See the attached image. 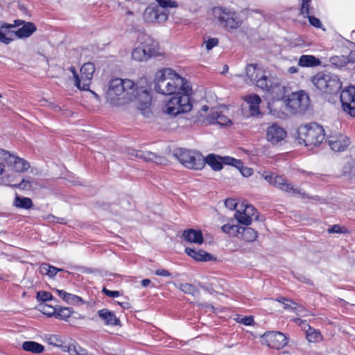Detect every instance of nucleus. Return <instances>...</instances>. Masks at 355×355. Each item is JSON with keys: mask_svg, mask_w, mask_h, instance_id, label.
<instances>
[{"mask_svg": "<svg viewBox=\"0 0 355 355\" xmlns=\"http://www.w3.org/2000/svg\"><path fill=\"white\" fill-rule=\"evenodd\" d=\"M266 91L270 112L277 118L283 119L287 114H302L310 107V98L304 90L293 92L287 96L279 94L278 90Z\"/></svg>", "mask_w": 355, "mask_h": 355, "instance_id": "f257e3e1", "label": "nucleus"}, {"mask_svg": "<svg viewBox=\"0 0 355 355\" xmlns=\"http://www.w3.org/2000/svg\"><path fill=\"white\" fill-rule=\"evenodd\" d=\"M190 91L179 90L178 92L165 93L162 90V95L164 96V104L162 109L163 114L174 117L191 111L193 105Z\"/></svg>", "mask_w": 355, "mask_h": 355, "instance_id": "f03ea898", "label": "nucleus"}, {"mask_svg": "<svg viewBox=\"0 0 355 355\" xmlns=\"http://www.w3.org/2000/svg\"><path fill=\"white\" fill-rule=\"evenodd\" d=\"M245 74L258 89H277L281 85V79L276 73L263 69L257 64H247Z\"/></svg>", "mask_w": 355, "mask_h": 355, "instance_id": "7ed1b4c3", "label": "nucleus"}, {"mask_svg": "<svg viewBox=\"0 0 355 355\" xmlns=\"http://www.w3.org/2000/svg\"><path fill=\"white\" fill-rule=\"evenodd\" d=\"M295 139L300 144L316 146L324 139V129L315 123L302 125L297 130Z\"/></svg>", "mask_w": 355, "mask_h": 355, "instance_id": "20e7f679", "label": "nucleus"}, {"mask_svg": "<svg viewBox=\"0 0 355 355\" xmlns=\"http://www.w3.org/2000/svg\"><path fill=\"white\" fill-rule=\"evenodd\" d=\"M311 81L315 89H355V86L352 85L343 87L338 76L327 71L317 73L312 77Z\"/></svg>", "mask_w": 355, "mask_h": 355, "instance_id": "39448f33", "label": "nucleus"}, {"mask_svg": "<svg viewBox=\"0 0 355 355\" xmlns=\"http://www.w3.org/2000/svg\"><path fill=\"white\" fill-rule=\"evenodd\" d=\"M173 155L182 165L188 168L201 170L205 166L202 155L197 152L179 148L175 150Z\"/></svg>", "mask_w": 355, "mask_h": 355, "instance_id": "423d86ee", "label": "nucleus"}, {"mask_svg": "<svg viewBox=\"0 0 355 355\" xmlns=\"http://www.w3.org/2000/svg\"><path fill=\"white\" fill-rule=\"evenodd\" d=\"M162 90H132V93L130 95L132 100L137 103V107L142 111V113L146 117H149L151 112L149 107L151 105L152 99L154 94L162 95Z\"/></svg>", "mask_w": 355, "mask_h": 355, "instance_id": "0eeeda50", "label": "nucleus"}, {"mask_svg": "<svg viewBox=\"0 0 355 355\" xmlns=\"http://www.w3.org/2000/svg\"><path fill=\"white\" fill-rule=\"evenodd\" d=\"M220 10L217 19L222 28L231 31L242 25L243 21L236 12L227 8H220Z\"/></svg>", "mask_w": 355, "mask_h": 355, "instance_id": "6e6552de", "label": "nucleus"}, {"mask_svg": "<svg viewBox=\"0 0 355 355\" xmlns=\"http://www.w3.org/2000/svg\"><path fill=\"white\" fill-rule=\"evenodd\" d=\"M262 176L270 184L288 193L289 195L294 196L297 194H303L301 189L289 183L287 180L282 176H274L273 174L268 175L266 173H263Z\"/></svg>", "mask_w": 355, "mask_h": 355, "instance_id": "1a4fd4ad", "label": "nucleus"}, {"mask_svg": "<svg viewBox=\"0 0 355 355\" xmlns=\"http://www.w3.org/2000/svg\"><path fill=\"white\" fill-rule=\"evenodd\" d=\"M107 103L112 106H120L132 101L128 90H101Z\"/></svg>", "mask_w": 355, "mask_h": 355, "instance_id": "9d476101", "label": "nucleus"}, {"mask_svg": "<svg viewBox=\"0 0 355 355\" xmlns=\"http://www.w3.org/2000/svg\"><path fill=\"white\" fill-rule=\"evenodd\" d=\"M26 21L22 19H15L13 24L0 21V42L9 44L14 41V33L16 28H19Z\"/></svg>", "mask_w": 355, "mask_h": 355, "instance_id": "9b49d317", "label": "nucleus"}, {"mask_svg": "<svg viewBox=\"0 0 355 355\" xmlns=\"http://www.w3.org/2000/svg\"><path fill=\"white\" fill-rule=\"evenodd\" d=\"M263 343L268 347L276 349H282L287 343L286 336L279 331H268L261 336Z\"/></svg>", "mask_w": 355, "mask_h": 355, "instance_id": "f8f14e48", "label": "nucleus"}, {"mask_svg": "<svg viewBox=\"0 0 355 355\" xmlns=\"http://www.w3.org/2000/svg\"><path fill=\"white\" fill-rule=\"evenodd\" d=\"M286 136L284 128L277 123L268 125L266 130V139L272 145L281 144Z\"/></svg>", "mask_w": 355, "mask_h": 355, "instance_id": "ddd939ff", "label": "nucleus"}, {"mask_svg": "<svg viewBox=\"0 0 355 355\" xmlns=\"http://www.w3.org/2000/svg\"><path fill=\"white\" fill-rule=\"evenodd\" d=\"M0 159L12 166L16 172H24L27 171L30 167L29 163L25 159L14 156L8 151H6L3 149H0Z\"/></svg>", "mask_w": 355, "mask_h": 355, "instance_id": "4468645a", "label": "nucleus"}, {"mask_svg": "<svg viewBox=\"0 0 355 355\" xmlns=\"http://www.w3.org/2000/svg\"><path fill=\"white\" fill-rule=\"evenodd\" d=\"M172 73V69L164 68L157 71L153 80H148L146 77L144 78L146 83V86H140L139 89H161V83L170 80Z\"/></svg>", "mask_w": 355, "mask_h": 355, "instance_id": "2eb2a0df", "label": "nucleus"}, {"mask_svg": "<svg viewBox=\"0 0 355 355\" xmlns=\"http://www.w3.org/2000/svg\"><path fill=\"white\" fill-rule=\"evenodd\" d=\"M168 17V12L162 10L157 5L148 6L144 12V18L148 22L162 23L166 21Z\"/></svg>", "mask_w": 355, "mask_h": 355, "instance_id": "dca6fc26", "label": "nucleus"}, {"mask_svg": "<svg viewBox=\"0 0 355 355\" xmlns=\"http://www.w3.org/2000/svg\"><path fill=\"white\" fill-rule=\"evenodd\" d=\"M328 143L331 148L335 152L345 150L350 145V139L342 133H335L328 137Z\"/></svg>", "mask_w": 355, "mask_h": 355, "instance_id": "f3484780", "label": "nucleus"}, {"mask_svg": "<svg viewBox=\"0 0 355 355\" xmlns=\"http://www.w3.org/2000/svg\"><path fill=\"white\" fill-rule=\"evenodd\" d=\"M199 121L206 125L217 123L221 126H230L232 124L229 118L214 108L210 110V113L207 117L203 119H199Z\"/></svg>", "mask_w": 355, "mask_h": 355, "instance_id": "a211bd4d", "label": "nucleus"}, {"mask_svg": "<svg viewBox=\"0 0 355 355\" xmlns=\"http://www.w3.org/2000/svg\"><path fill=\"white\" fill-rule=\"evenodd\" d=\"M140 45L146 51L148 58L155 57L158 55L159 44L150 35L146 34L140 35L139 37Z\"/></svg>", "mask_w": 355, "mask_h": 355, "instance_id": "6ab92c4d", "label": "nucleus"}, {"mask_svg": "<svg viewBox=\"0 0 355 355\" xmlns=\"http://www.w3.org/2000/svg\"><path fill=\"white\" fill-rule=\"evenodd\" d=\"M340 98L344 111L355 117V90H342Z\"/></svg>", "mask_w": 355, "mask_h": 355, "instance_id": "aec40b11", "label": "nucleus"}, {"mask_svg": "<svg viewBox=\"0 0 355 355\" xmlns=\"http://www.w3.org/2000/svg\"><path fill=\"white\" fill-rule=\"evenodd\" d=\"M80 78L81 81V89H90L92 80L95 71V66L93 62H86L80 68Z\"/></svg>", "mask_w": 355, "mask_h": 355, "instance_id": "412c9836", "label": "nucleus"}, {"mask_svg": "<svg viewBox=\"0 0 355 355\" xmlns=\"http://www.w3.org/2000/svg\"><path fill=\"white\" fill-rule=\"evenodd\" d=\"M166 89H192L190 82L172 69L169 81L165 86Z\"/></svg>", "mask_w": 355, "mask_h": 355, "instance_id": "4be33fe9", "label": "nucleus"}, {"mask_svg": "<svg viewBox=\"0 0 355 355\" xmlns=\"http://www.w3.org/2000/svg\"><path fill=\"white\" fill-rule=\"evenodd\" d=\"M107 89H139L137 83L128 78H111Z\"/></svg>", "mask_w": 355, "mask_h": 355, "instance_id": "5701e85b", "label": "nucleus"}, {"mask_svg": "<svg viewBox=\"0 0 355 355\" xmlns=\"http://www.w3.org/2000/svg\"><path fill=\"white\" fill-rule=\"evenodd\" d=\"M37 31V26L32 21H26L21 27L15 30L14 40L26 39L31 37Z\"/></svg>", "mask_w": 355, "mask_h": 355, "instance_id": "b1692460", "label": "nucleus"}, {"mask_svg": "<svg viewBox=\"0 0 355 355\" xmlns=\"http://www.w3.org/2000/svg\"><path fill=\"white\" fill-rule=\"evenodd\" d=\"M98 317L103 321L105 325L120 326V320L114 312L107 309H103L98 311Z\"/></svg>", "mask_w": 355, "mask_h": 355, "instance_id": "393cba45", "label": "nucleus"}, {"mask_svg": "<svg viewBox=\"0 0 355 355\" xmlns=\"http://www.w3.org/2000/svg\"><path fill=\"white\" fill-rule=\"evenodd\" d=\"M135 157L142 159L146 162H151L157 164H162L166 162L164 157L157 155L154 153L147 150L142 152H135Z\"/></svg>", "mask_w": 355, "mask_h": 355, "instance_id": "a878e982", "label": "nucleus"}, {"mask_svg": "<svg viewBox=\"0 0 355 355\" xmlns=\"http://www.w3.org/2000/svg\"><path fill=\"white\" fill-rule=\"evenodd\" d=\"M247 103L250 114L251 116H256L260 113L259 104L261 103L260 97L257 94L247 96L244 98Z\"/></svg>", "mask_w": 355, "mask_h": 355, "instance_id": "bb28decb", "label": "nucleus"}, {"mask_svg": "<svg viewBox=\"0 0 355 355\" xmlns=\"http://www.w3.org/2000/svg\"><path fill=\"white\" fill-rule=\"evenodd\" d=\"M185 241L200 245L204 242L201 231L193 229L186 230L182 234Z\"/></svg>", "mask_w": 355, "mask_h": 355, "instance_id": "cd10ccee", "label": "nucleus"}, {"mask_svg": "<svg viewBox=\"0 0 355 355\" xmlns=\"http://www.w3.org/2000/svg\"><path fill=\"white\" fill-rule=\"evenodd\" d=\"M185 252L197 261H209L213 259L211 254L202 250H196L193 248H187Z\"/></svg>", "mask_w": 355, "mask_h": 355, "instance_id": "c85d7f7f", "label": "nucleus"}, {"mask_svg": "<svg viewBox=\"0 0 355 355\" xmlns=\"http://www.w3.org/2000/svg\"><path fill=\"white\" fill-rule=\"evenodd\" d=\"M320 64V60L313 55H302L298 60V65L302 67H314Z\"/></svg>", "mask_w": 355, "mask_h": 355, "instance_id": "c756f323", "label": "nucleus"}, {"mask_svg": "<svg viewBox=\"0 0 355 355\" xmlns=\"http://www.w3.org/2000/svg\"><path fill=\"white\" fill-rule=\"evenodd\" d=\"M204 159L205 164L207 163L214 171H220L222 169L223 164H224L223 157L214 154L207 155L205 158H204Z\"/></svg>", "mask_w": 355, "mask_h": 355, "instance_id": "7c9ffc66", "label": "nucleus"}, {"mask_svg": "<svg viewBox=\"0 0 355 355\" xmlns=\"http://www.w3.org/2000/svg\"><path fill=\"white\" fill-rule=\"evenodd\" d=\"M307 329L304 327L306 331V339L309 343H319L322 340V336L318 330L311 327L309 324H306Z\"/></svg>", "mask_w": 355, "mask_h": 355, "instance_id": "2f4dec72", "label": "nucleus"}, {"mask_svg": "<svg viewBox=\"0 0 355 355\" xmlns=\"http://www.w3.org/2000/svg\"><path fill=\"white\" fill-rule=\"evenodd\" d=\"M22 349L26 352L35 354H40L44 352V347L35 341H25L22 344Z\"/></svg>", "mask_w": 355, "mask_h": 355, "instance_id": "473e14b6", "label": "nucleus"}, {"mask_svg": "<svg viewBox=\"0 0 355 355\" xmlns=\"http://www.w3.org/2000/svg\"><path fill=\"white\" fill-rule=\"evenodd\" d=\"M241 234L243 240L248 242H252L257 238V232L250 227H241Z\"/></svg>", "mask_w": 355, "mask_h": 355, "instance_id": "72a5a7b5", "label": "nucleus"}, {"mask_svg": "<svg viewBox=\"0 0 355 355\" xmlns=\"http://www.w3.org/2000/svg\"><path fill=\"white\" fill-rule=\"evenodd\" d=\"M64 351H67L71 355H88L87 351L77 344H70L63 347Z\"/></svg>", "mask_w": 355, "mask_h": 355, "instance_id": "f704fd0d", "label": "nucleus"}, {"mask_svg": "<svg viewBox=\"0 0 355 355\" xmlns=\"http://www.w3.org/2000/svg\"><path fill=\"white\" fill-rule=\"evenodd\" d=\"M132 58L138 62L146 61L149 58L146 55V51H144V49L139 45L137 47H135L132 51Z\"/></svg>", "mask_w": 355, "mask_h": 355, "instance_id": "c9c22d12", "label": "nucleus"}, {"mask_svg": "<svg viewBox=\"0 0 355 355\" xmlns=\"http://www.w3.org/2000/svg\"><path fill=\"white\" fill-rule=\"evenodd\" d=\"M300 15H302L304 18H306L308 19L309 23L311 26L315 28L322 29V31H326V29L323 27L321 20L319 18L313 15H311V13Z\"/></svg>", "mask_w": 355, "mask_h": 355, "instance_id": "e433bc0d", "label": "nucleus"}, {"mask_svg": "<svg viewBox=\"0 0 355 355\" xmlns=\"http://www.w3.org/2000/svg\"><path fill=\"white\" fill-rule=\"evenodd\" d=\"M243 213H244L243 209L239 207V209H236V211L234 214V218L241 224L245 225H250L252 223V218H250L249 216L244 215Z\"/></svg>", "mask_w": 355, "mask_h": 355, "instance_id": "4c0bfd02", "label": "nucleus"}, {"mask_svg": "<svg viewBox=\"0 0 355 355\" xmlns=\"http://www.w3.org/2000/svg\"><path fill=\"white\" fill-rule=\"evenodd\" d=\"M331 64L337 68L341 69L347 64L345 55H334L329 59Z\"/></svg>", "mask_w": 355, "mask_h": 355, "instance_id": "58836bf2", "label": "nucleus"}, {"mask_svg": "<svg viewBox=\"0 0 355 355\" xmlns=\"http://www.w3.org/2000/svg\"><path fill=\"white\" fill-rule=\"evenodd\" d=\"M178 288L184 293L192 295L193 296H197L199 294V291L190 284H180L178 286Z\"/></svg>", "mask_w": 355, "mask_h": 355, "instance_id": "ea45409f", "label": "nucleus"}, {"mask_svg": "<svg viewBox=\"0 0 355 355\" xmlns=\"http://www.w3.org/2000/svg\"><path fill=\"white\" fill-rule=\"evenodd\" d=\"M72 313L71 308L69 307H60L56 309L55 314V318L61 320H67L69 318Z\"/></svg>", "mask_w": 355, "mask_h": 355, "instance_id": "a19ab883", "label": "nucleus"}, {"mask_svg": "<svg viewBox=\"0 0 355 355\" xmlns=\"http://www.w3.org/2000/svg\"><path fill=\"white\" fill-rule=\"evenodd\" d=\"M157 3V6L162 10L168 8H176L179 4L176 1L174 0H155Z\"/></svg>", "mask_w": 355, "mask_h": 355, "instance_id": "79ce46f5", "label": "nucleus"}, {"mask_svg": "<svg viewBox=\"0 0 355 355\" xmlns=\"http://www.w3.org/2000/svg\"><path fill=\"white\" fill-rule=\"evenodd\" d=\"M283 304L285 309L291 310L292 311L296 313L297 315H300L304 309L302 306H300L296 302L290 299H288V302H285Z\"/></svg>", "mask_w": 355, "mask_h": 355, "instance_id": "37998d69", "label": "nucleus"}, {"mask_svg": "<svg viewBox=\"0 0 355 355\" xmlns=\"http://www.w3.org/2000/svg\"><path fill=\"white\" fill-rule=\"evenodd\" d=\"M15 205L20 208L30 209L33 206V202L29 198L17 197L15 198Z\"/></svg>", "mask_w": 355, "mask_h": 355, "instance_id": "c03bdc74", "label": "nucleus"}, {"mask_svg": "<svg viewBox=\"0 0 355 355\" xmlns=\"http://www.w3.org/2000/svg\"><path fill=\"white\" fill-rule=\"evenodd\" d=\"M343 174L349 178L355 176V160L352 159L347 162L343 168Z\"/></svg>", "mask_w": 355, "mask_h": 355, "instance_id": "a18cd8bd", "label": "nucleus"}, {"mask_svg": "<svg viewBox=\"0 0 355 355\" xmlns=\"http://www.w3.org/2000/svg\"><path fill=\"white\" fill-rule=\"evenodd\" d=\"M223 162L225 164L234 166L239 171L243 166V163L241 160L236 159L230 157H224Z\"/></svg>", "mask_w": 355, "mask_h": 355, "instance_id": "49530a36", "label": "nucleus"}, {"mask_svg": "<svg viewBox=\"0 0 355 355\" xmlns=\"http://www.w3.org/2000/svg\"><path fill=\"white\" fill-rule=\"evenodd\" d=\"M239 207L243 209L244 211L243 214L247 216H249L250 218L252 219V217L255 216L256 209L252 205L242 204Z\"/></svg>", "mask_w": 355, "mask_h": 355, "instance_id": "de8ad7c7", "label": "nucleus"}, {"mask_svg": "<svg viewBox=\"0 0 355 355\" xmlns=\"http://www.w3.org/2000/svg\"><path fill=\"white\" fill-rule=\"evenodd\" d=\"M40 310L45 315H47L49 316L55 315L56 312V309L47 305L46 304H40Z\"/></svg>", "mask_w": 355, "mask_h": 355, "instance_id": "09e8293b", "label": "nucleus"}, {"mask_svg": "<svg viewBox=\"0 0 355 355\" xmlns=\"http://www.w3.org/2000/svg\"><path fill=\"white\" fill-rule=\"evenodd\" d=\"M218 43L219 40L217 37H208V39L204 42L205 48L208 51L218 46Z\"/></svg>", "mask_w": 355, "mask_h": 355, "instance_id": "8fccbe9b", "label": "nucleus"}, {"mask_svg": "<svg viewBox=\"0 0 355 355\" xmlns=\"http://www.w3.org/2000/svg\"><path fill=\"white\" fill-rule=\"evenodd\" d=\"M311 0H302L300 8V14H309L311 13L310 3Z\"/></svg>", "mask_w": 355, "mask_h": 355, "instance_id": "3c124183", "label": "nucleus"}, {"mask_svg": "<svg viewBox=\"0 0 355 355\" xmlns=\"http://www.w3.org/2000/svg\"><path fill=\"white\" fill-rule=\"evenodd\" d=\"M69 69L73 75L75 87H76V89H81V81L80 78V75L78 73L74 67H70Z\"/></svg>", "mask_w": 355, "mask_h": 355, "instance_id": "603ef678", "label": "nucleus"}, {"mask_svg": "<svg viewBox=\"0 0 355 355\" xmlns=\"http://www.w3.org/2000/svg\"><path fill=\"white\" fill-rule=\"evenodd\" d=\"M37 299L40 301L46 302L52 300L53 295L49 292L41 291L37 293Z\"/></svg>", "mask_w": 355, "mask_h": 355, "instance_id": "864d4df0", "label": "nucleus"}, {"mask_svg": "<svg viewBox=\"0 0 355 355\" xmlns=\"http://www.w3.org/2000/svg\"><path fill=\"white\" fill-rule=\"evenodd\" d=\"M67 303L73 305H80L83 304V300L80 297L69 293Z\"/></svg>", "mask_w": 355, "mask_h": 355, "instance_id": "5fc2aeb1", "label": "nucleus"}, {"mask_svg": "<svg viewBox=\"0 0 355 355\" xmlns=\"http://www.w3.org/2000/svg\"><path fill=\"white\" fill-rule=\"evenodd\" d=\"M210 113L209 108L207 105H205L202 106L200 110L198 112V116H197V121L200 123L199 121V119H203L205 117H207L209 114Z\"/></svg>", "mask_w": 355, "mask_h": 355, "instance_id": "6e6d98bb", "label": "nucleus"}, {"mask_svg": "<svg viewBox=\"0 0 355 355\" xmlns=\"http://www.w3.org/2000/svg\"><path fill=\"white\" fill-rule=\"evenodd\" d=\"M236 229V233H240L241 232V227H239L237 225H229V224H226V225H224L223 226H222L221 227V230L223 232L226 233V234H231V229Z\"/></svg>", "mask_w": 355, "mask_h": 355, "instance_id": "4d7b16f0", "label": "nucleus"}, {"mask_svg": "<svg viewBox=\"0 0 355 355\" xmlns=\"http://www.w3.org/2000/svg\"><path fill=\"white\" fill-rule=\"evenodd\" d=\"M225 207L231 210L239 209L238 205L234 199L228 198L225 202Z\"/></svg>", "mask_w": 355, "mask_h": 355, "instance_id": "13d9d810", "label": "nucleus"}, {"mask_svg": "<svg viewBox=\"0 0 355 355\" xmlns=\"http://www.w3.org/2000/svg\"><path fill=\"white\" fill-rule=\"evenodd\" d=\"M15 187H17L21 189L28 190L31 189L32 185L29 180L23 179L19 184L15 185Z\"/></svg>", "mask_w": 355, "mask_h": 355, "instance_id": "bf43d9fd", "label": "nucleus"}, {"mask_svg": "<svg viewBox=\"0 0 355 355\" xmlns=\"http://www.w3.org/2000/svg\"><path fill=\"white\" fill-rule=\"evenodd\" d=\"M345 230V227H342L338 225H334L328 230V232L329 233H343Z\"/></svg>", "mask_w": 355, "mask_h": 355, "instance_id": "052dcab7", "label": "nucleus"}, {"mask_svg": "<svg viewBox=\"0 0 355 355\" xmlns=\"http://www.w3.org/2000/svg\"><path fill=\"white\" fill-rule=\"evenodd\" d=\"M86 92V97L89 98H94L97 101H100V94H96L94 90H84Z\"/></svg>", "mask_w": 355, "mask_h": 355, "instance_id": "680f3d73", "label": "nucleus"}, {"mask_svg": "<svg viewBox=\"0 0 355 355\" xmlns=\"http://www.w3.org/2000/svg\"><path fill=\"white\" fill-rule=\"evenodd\" d=\"M253 317L252 316H245L242 318H238V322L242 323L245 325H251L253 322Z\"/></svg>", "mask_w": 355, "mask_h": 355, "instance_id": "e2e57ef3", "label": "nucleus"}, {"mask_svg": "<svg viewBox=\"0 0 355 355\" xmlns=\"http://www.w3.org/2000/svg\"><path fill=\"white\" fill-rule=\"evenodd\" d=\"M103 292L104 293L105 295H106L107 296L111 297H118L120 295L119 291H110L105 288H103Z\"/></svg>", "mask_w": 355, "mask_h": 355, "instance_id": "0e129e2a", "label": "nucleus"}, {"mask_svg": "<svg viewBox=\"0 0 355 355\" xmlns=\"http://www.w3.org/2000/svg\"><path fill=\"white\" fill-rule=\"evenodd\" d=\"M240 173L243 175L244 177H249L252 174V169L248 167H244L243 166L239 171Z\"/></svg>", "mask_w": 355, "mask_h": 355, "instance_id": "69168bd1", "label": "nucleus"}, {"mask_svg": "<svg viewBox=\"0 0 355 355\" xmlns=\"http://www.w3.org/2000/svg\"><path fill=\"white\" fill-rule=\"evenodd\" d=\"M346 58H347V64H349V63H354L355 62V49L354 50H352L349 55H345Z\"/></svg>", "mask_w": 355, "mask_h": 355, "instance_id": "338daca9", "label": "nucleus"}, {"mask_svg": "<svg viewBox=\"0 0 355 355\" xmlns=\"http://www.w3.org/2000/svg\"><path fill=\"white\" fill-rule=\"evenodd\" d=\"M49 264L48 263H42L40 267V271L42 275H49Z\"/></svg>", "mask_w": 355, "mask_h": 355, "instance_id": "774afa93", "label": "nucleus"}]
</instances>
